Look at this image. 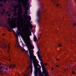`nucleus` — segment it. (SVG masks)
<instances>
[{
    "label": "nucleus",
    "mask_w": 76,
    "mask_h": 76,
    "mask_svg": "<svg viewBox=\"0 0 76 76\" xmlns=\"http://www.w3.org/2000/svg\"><path fill=\"white\" fill-rule=\"evenodd\" d=\"M34 52L33 50H29L26 51V53L28 56L30 58V60L31 62L30 65V67L31 69V73L32 72V61H33L34 63V66L36 69L34 72V74L35 72H36L37 74H38V73L39 74V76H49V75H48V72H47V71L46 70L45 67L44 65H42V70L44 72L43 73L42 75L45 74V75L43 76L42 75V72L40 70V69L41 68V67L39 65L37 66V64H36V62L37 61V59L36 58V56H34L33 53Z\"/></svg>",
    "instance_id": "nucleus-1"
},
{
    "label": "nucleus",
    "mask_w": 76,
    "mask_h": 76,
    "mask_svg": "<svg viewBox=\"0 0 76 76\" xmlns=\"http://www.w3.org/2000/svg\"><path fill=\"white\" fill-rule=\"evenodd\" d=\"M31 35V33L29 31H26V33H22L21 34V36L23 38L26 46L28 48L30 49H34V47L32 44V42L30 39L29 35Z\"/></svg>",
    "instance_id": "nucleus-2"
},
{
    "label": "nucleus",
    "mask_w": 76,
    "mask_h": 76,
    "mask_svg": "<svg viewBox=\"0 0 76 76\" xmlns=\"http://www.w3.org/2000/svg\"><path fill=\"white\" fill-rule=\"evenodd\" d=\"M8 23L9 24V26L10 28H15L16 27V23L13 22L12 20H10V18H9L8 19Z\"/></svg>",
    "instance_id": "nucleus-3"
},
{
    "label": "nucleus",
    "mask_w": 76,
    "mask_h": 76,
    "mask_svg": "<svg viewBox=\"0 0 76 76\" xmlns=\"http://www.w3.org/2000/svg\"><path fill=\"white\" fill-rule=\"evenodd\" d=\"M37 54L38 58H39L40 60H41V58H42V57H41V55H40V54L39 53V52L38 51L37 52Z\"/></svg>",
    "instance_id": "nucleus-4"
},
{
    "label": "nucleus",
    "mask_w": 76,
    "mask_h": 76,
    "mask_svg": "<svg viewBox=\"0 0 76 76\" xmlns=\"http://www.w3.org/2000/svg\"><path fill=\"white\" fill-rule=\"evenodd\" d=\"M24 1L25 3L23 4V6L24 7H26L27 6L26 3L28 2V0H24Z\"/></svg>",
    "instance_id": "nucleus-5"
},
{
    "label": "nucleus",
    "mask_w": 76,
    "mask_h": 76,
    "mask_svg": "<svg viewBox=\"0 0 76 76\" xmlns=\"http://www.w3.org/2000/svg\"><path fill=\"white\" fill-rule=\"evenodd\" d=\"M27 10H28V8H26L25 10L24 13L26 14V15H27V14H28V12H27Z\"/></svg>",
    "instance_id": "nucleus-6"
},
{
    "label": "nucleus",
    "mask_w": 76,
    "mask_h": 76,
    "mask_svg": "<svg viewBox=\"0 0 76 76\" xmlns=\"http://www.w3.org/2000/svg\"><path fill=\"white\" fill-rule=\"evenodd\" d=\"M14 7H15L14 9V12H16L17 10V8H18V6L16 5H15L14 6Z\"/></svg>",
    "instance_id": "nucleus-7"
},
{
    "label": "nucleus",
    "mask_w": 76,
    "mask_h": 76,
    "mask_svg": "<svg viewBox=\"0 0 76 76\" xmlns=\"http://www.w3.org/2000/svg\"><path fill=\"white\" fill-rule=\"evenodd\" d=\"M18 26L19 28H21L22 29H23V26L21 24H20V25H19Z\"/></svg>",
    "instance_id": "nucleus-8"
},
{
    "label": "nucleus",
    "mask_w": 76,
    "mask_h": 76,
    "mask_svg": "<svg viewBox=\"0 0 76 76\" xmlns=\"http://www.w3.org/2000/svg\"><path fill=\"white\" fill-rule=\"evenodd\" d=\"M30 18V16L29 15L28 16H26V18H27V19H28V20H31V18Z\"/></svg>",
    "instance_id": "nucleus-9"
},
{
    "label": "nucleus",
    "mask_w": 76,
    "mask_h": 76,
    "mask_svg": "<svg viewBox=\"0 0 76 76\" xmlns=\"http://www.w3.org/2000/svg\"><path fill=\"white\" fill-rule=\"evenodd\" d=\"M34 40L35 42H36L37 41V38L36 37H34Z\"/></svg>",
    "instance_id": "nucleus-10"
},
{
    "label": "nucleus",
    "mask_w": 76,
    "mask_h": 76,
    "mask_svg": "<svg viewBox=\"0 0 76 76\" xmlns=\"http://www.w3.org/2000/svg\"><path fill=\"white\" fill-rule=\"evenodd\" d=\"M29 26H30V28H32L33 27V26H32V25L31 24H30V25H29Z\"/></svg>",
    "instance_id": "nucleus-11"
},
{
    "label": "nucleus",
    "mask_w": 76,
    "mask_h": 76,
    "mask_svg": "<svg viewBox=\"0 0 76 76\" xmlns=\"http://www.w3.org/2000/svg\"><path fill=\"white\" fill-rule=\"evenodd\" d=\"M11 28H8V31H9V32H10V31H11Z\"/></svg>",
    "instance_id": "nucleus-12"
},
{
    "label": "nucleus",
    "mask_w": 76,
    "mask_h": 76,
    "mask_svg": "<svg viewBox=\"0 0 76 76\" xmlns=\"http://www.w3.org/2000/svg\"><path fill=\"white\" fill-rule=\"evenodd\" d=\"M34 74H35V76H38V74H37V72H35V73Z\"/></svg>",
    "instance_id": "nucleus-13"
},
{
    "label": "nucleus",
    "mask_w": 76,
    "mask_h": 76,
    "mask_svg": "<svg viewBox=\"0 0 76 76\" xmlns=\"http://www.w3.org/2000/svg\"><path fill=\"white\" fill-rule=\"evenodd\" d=\"M12 67H15V65H12Z\"/></svg>",
    "instance_id": "nucleus-14"
},
{
    "label": "nucleus",
    "mask_w": 76,
    "mask_h": 76,
    "mask_svg": "<svg viewBox=\"0 0 76 76\" xmlns=\"http://www.w3.org/2000/svg\"><path fill=\"white\" fill-rule=\"evenodd\" d=\"M22 46H23V47H25V45L23 44V42H22Z\"/></svg>",
    "instance_id": "nucleus-15"
},
{
    "label": "nucleus",
    "mask_w": 76,
    "mask_h": 76,
    "mask_svg": "<svg viewBox=\"0 0 76 76\" xmlns=\"http://www.w3.org/2000/svg\"><path fill=\"white\" fill-rule=\"evenodd\" d=\"M12 65H9V68H10V69L11 68V67H12Z\"/></svg>",
    "instance_id": "nucleus-16"
},
{
    "label": "nucleus",
    "mask_w": 76,
    "mask_h": 76,
    "mask_svg": "<svg viewBox=\"0 0 76 76\" xmlns=\"http://www.w3.org/2000/svg\"><path fill=\"white\" fill-rule=\"evenodd\" d=\"M56 6H59V4H58V3H56Z\"/></svg>",
    "instance_id": "nucleus-17"
},
{
    "label": "nucleus",
    "mask_w": 76,
    "mask_h": 76,
    "mask_svg": "<svg viewBox=\"0 0 76 76\" xmlns=\"http://www.w3.org/2000/svg\"><path fill=\"white\" fill-rule=\"evenodd\" d=\"M10 48H9V47L8 46V49H7V51H8V52H9V50Z\"/></svg>",
    "instance_id": "nucleus-18"
},
{
    "label": "nucleus",
    "mask_w": 76,
    "mask_h": 76,
    "mask_svg": "<svg viewBox=\"0 0 76 76\" xmlns=\"http://www.w3.org/2000/svg\"><path fill=\"white\" fill-rule=\"evenodd\" d=\"M18 47H20V46L19 44L18 45Z\"/></svg>",
    "instance_id": "nucleus-19"
},
{
    "label": "nucleus",
    "mask_w": 76,
    "mask_h": 76,
    "mask_svg": "<svg viewBox=\"0 0 76 76\" xmlns=\"http://www.w3.org/2000/svg\"><path fill=\"white\" fill-rule=\"evenodd\" d=\"M14 14L15 16H16V13L15 12L14 13Z\"/></svg>",
    "instance_id": "nucleus-20"
},
{
    "label": "nucleus",
    "mask_w": 76,
    "mask_h": 76,
    "mask_svg": "<svg viewBox=\"0 0 76 76\" xmlns=\"http://www.w3.org/2000/svg\"><path fill=\"white\" fill-rule=\"evenodd\" d=\"M58 46H59V47H61V45H60V44H58Z\"/></svg>",
    "instance_id": "nucleus-21"
},
{
    "label": "nucleus",
    "mask_w": 76,
    "mask_h": 76,
    "mask_svg": "<svg viewBox=\"0 0 76 76\" xmlns=\"http://www.w3.org/2000/svg\"><path fill=\"white\" fill-rule=\"evenodd\" d=\"M75 71H73L72 72V74H75Z\"/></svg>",
    "instance_id": "nucleus-22"
},
{
    "label": "nucleus",
    "mask_w": 76,
    "mask_h": 76,
    "mask_svg": "<svg viewBox=\"0 0 76 76\" xmlns=\"http://www.w3.org/2000/svg\"><path fill=\"white\" fill-rule=\"evenodd\" d=\"M73 25H74V26H76V23H74Z\"/></svg>",
    "instance_id": "nucleus-23"
},
{
    "label": "nucleus",
    "mask_w": 76,
    "mask_h": 76,
    "mask_svg": "<svg viewBox=\"0 0 76 76\" xmlns=\"http://www.w3.org/2000/svg\"><path fill=\"white\" fill-rule=\"evenodd\" d=\"M8 16H10V14H9L8 15Z\"/></svg>",
    "instance_id": "nucleus-24"
},
{
    "label": "nucleus",
    "mask_w": 76,
    "mask_h": 76,
    "mask_svg": "<svg viewBox=\"0 0 76 76\" xmlns=\"http://www.w3.org/2000/svg\"><path fill=\"white\" fill-rule=\"evenodd\" d=\"M56 67H59V66H58V65H56Z\"/></svg>",
    "instance_id": "nucleus-25"
},
{
    "label": "nucleus",
    "mask_w": 76,
    "mask_h": 76,
    "mask_svg": "<svg viewBox=\"0 0 76 76\" xmlns=\"http://www.w3.org/2000/svg\"><path fill=\"white\" fill-rule=\"evenodd\" d=\"M22 50L23 51H25V49H23V48L22 49Z\"/></svg>",
    "instance_id": "nucleus-26"
},
{
    "label": "nucleus",
    "mask_w": 76,
    "mask_h": 76,
    "mask_svg": "<svg viewBox=\"0 0 76 76\" xmlns=\"http://www.w3.org/2000/svg\"><path fill=\"white\" fill-rule=\"evenodd\" d=\"M56 60H57V61H58V60H59V59L58 58V59H56Z\"/></svg>",
    "instance_id": "nucleus-27"
},
{
    "label": "nucleus",
    "mask_w": 76,
    "mask_h": 76,
    "mask_svg": "<svg viewBox=\"0 0 76 76\" xmlns=\"http://www.w3.org/2000/svg\"><path fill=\"white\" fill-rule=\"evenodd\" d=\"M21 11H22V10L20 11H19V10H18V12H21Z\"/></svg>",
    "instance_id": "nucleus-28"
},
{
    "label": "nucleus",
    "mask_w": 76,
    "mask_h": 76,
    "mask_svg": "<svg viewBox=\"0 0 76 76\" xmlns=\"http://www.w3.org/2000/svg\"><path fill=\"white\" fill-rule=\"evenodd\" d=\"M25 76H28V75H24Z\"/></svg>",
    "instance_id": "nucleus-29"
},
{
    "label": "nucleus",
    "mask_w": 76,
    "mask_h": 76,
    "mask_svg": "<svg viewBox=\"0 0 76 76\" xmlns=\"http://www.w3.org/2000/svg\"><path fill=\"white\" fill-rule=\"evenodd\" d=\"M6 13H9V12H7Z\"/></svg>",
    "instance_id": "nucleus-30"
},
{
    "label": "nucleus",
    "mask_w": 76,
    "mask_h": 76,
    "mask_svg": "<svg viewBox=\"0 0 76 76\" xmlns=\"http://www.w3.org/2000/svg\"><path fill=\"white\" fill-rule=\"evenodd\" d=\"M51 69H52V70H53V68H51Z\"/></svg>",
    "instance_id": "nucleus-31"
},
{
    "label": "nucleus",
    "mask_w": 76,
    "mask_h": 76,
    "mask_svg": "<svg viewBox=\"0 0 76 76\" xmlns=\"http://www.w3.org/2000/svg\"><path fill=\"white\" fill-rule=\"evenodd\" d=\"M45 64V65H47V64Z\"/></svg>",
    "instance_id": "nucleus-32"
},
{
    "label": "nucleus",
    "mask_w": 76,
    "mask_h": 76,
    "mask_svg": "<svg viewBox=\"0 0 76 76\" xmlns=\"http://www.w3.org/2000/svg\"><path fill=\"white\" fill-rule=\"evenodd\" d=\"M6 70H7V68H6Z\"/></svg>",
    "instance_id": "nucleus-33"
},
{
    "label": "nucleus",
    "mask_w": 76,
    "mask_h": 76,
    "mask_svg": "<svg viewBox=\"0 0 76 76\" xmlns=\"http://www.w3.org/2000/svg\"><path fill=\"white\" fill-rule=\"evenodd\" d=\"M2 35L4 36V34H3Z\"/></svg>",
    "instance_id": "nucleus-34"
},
{
    "label": "nucleus",
    "mask_w": 76,
    "mask_h": 76,
    "mask_svg": "<svg viewBox=\"0 0 76 76\" xmlns=\"http://www.w3.org/2000/svg\"><path fill=\"white\" fill-rule=\"evenodd\" d=\"M4 12H5V11H4Z\"/></svg>",
    "instance_id": "nucleus-35"
},
{
    "label": "nucleus",
    "mask_w": 76,
    "mask_h": 76,
    "mask_svg": "<svg viewBox=\"0 0 76 76\" xmlns=\"http://www.w3.org/2000/svg\"><path fill=\"white\" fill-rule=\"evenodd\" d=\"M6 48V47H5L4 48Z\"/></svg>",
    "instance_id": "nucleus-36"
},
{
    "label": "nucleus",
    "mask_w": 76,
    "mask_h": 76,
    "mask_svg": "<svg viewBox=\"0 0 76 76\" xmlns=\"http://www.w3.org/2000/svg\"><path fill=\"white\" fill-rule=\"evenodd\" d=\"M28 30H29V28H28Z\"/></svg>",
    "instance_id": "nucleus-37"
},
{
    "label": "nucleus",
    "mask_w": 76,
    "mask_h": 76,
    "mask_svg": "<svg viewBox=\"0 0 76 76\" xmlns=\"http://www.w3.org/2000/svg\"><path fill=\"white\" fill-rule=\"evenodd\" d=\"M53 0H51L52 1H53Z\"/></svg>",
    "instance_id": "nucleus-38"
},
{
    "label": "nucleus",
    "mask_w": 76,
    "mask_h": 76,
    "mask_svg": "<svg viewBox=\"0 0 76 76\" xmlns=\"http://www.w3.org/2000/svg\"><path fill=\"white\" fill-rule=\"evenodd\" d=\"M17 42H18V40H17Z\"/></svg>",
    "instance_id": "nucleus-39"
},
{
    "label": "nucleus",
    "mask_w": 76,
    "mask_h": 76,
    "mask_svg": "<svg viewBox=\"0 0 76 76\" xmlns=\"http://www.w3.org/2000/svg\"><path fill=\"white\" fill-rule=\"evenodd\" d=\"M67 69L68 70V69Z\"/></svg>",
    "instance_id": "nucleus-40"
},
{
    "label": "nucleus",
    "mask_w": 76,
    "mask_h": 76,
    "mask_svg": "<svg viewBox=\"0 0 76 76\" xmlns=\"http://www.w3.org/2000/svg\"><path fill=\"white\" fill-rule=\"evenodd\" d=\"M0 64H1V63H0Z\"/></svg>",
    "instance_id": "nucleus-41"
}]
</instances>
